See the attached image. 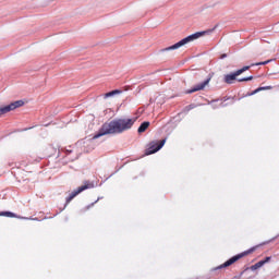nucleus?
Returning a JSON list of instances; mask_svg holds the SVG:
<instances>
[{
  "instance_id": "1",
  "label": "nucleus",
  "mask_w": 279,
  "mask_h": 279,
  "mask_svg": "<svg viewBox=\"0 0 279 279\" xmlns=\"http://www.w3.org/2000/svg\"><path fill=\"white\" fill-rule=\"evenodd\" d=\"M136 123V118L132 119H114L109 123L102 124L98 133L94 138H100V136H106L107 134H123L128 130H132V126Z\"/></svg>"
},
{
  "instance_id": "2",
  "label": "nucleus",
  "mask_w": 279,
  "mask_h": 279,
  "mask_svg": "<svg viewBox=\"0 0 279 279\" xmlns=\"http://www.w3.org/2000/svg\"><path fill=\"white\" fill-rule=\"evenodd\" d=\"M206 32H197L192 35H189L187 37L181 39L179 43L169 46L167 48H162L159 50V53H165V51H174V49H180V47H184V45H189V43H193V40H197V38H202V36H205Z\"/></svg>"
},
{
  "instance_id": "3",
  "label": "nucleus",
  "mask_w": 279,
  "mask_h": 279,
  "mask_svg": "<svg viewBox=\"0 0 279 279\" xmlns=\"http://www.w3.org/2000/svg\"><path fill=\"white\" fill-rule=\"evenodd\" d=\"M252 252H256V246L231 257L230 259H228L220 266L216 267L214 270L217 271V269H226V267H230V265H234V263H236V260H241V258H244V256H248V254H252Z\"/></svg>"
},
{
  "instance_id": "4",
  "label": "nucleus",
  "mask_w": 279,
  "mask_h": 279,
  "mask_svg": "<svg viewBox=\"0 0 279 279\" xmlns=\"http://www.w3.org/2000/svg\"><path fill=\"white\" fill-rule=\"evenodd\" d=\"M87 189H95V183H90V182L86 181L84 185L78 186L66 197L65 204L73 202V199H75V197H77V195H80V193H83V191H86Z\"/></svg>"
},
{
  "instance_id": "5",
  "label": "nucleus",
  "mask_w": 279,
  "mask_h": 279,
  "mask_svg": "<svg viewBox=\"0 0 279 279\" xmlns=\"http://www.w3.org/2000/svg\"><path fill=\"white\" fill-rule=\"evenodd\" d=\"M252 68V65H245L240 70H236L235 72L231 73V74H226L223 77V82L226 84H234V81L236 80V77H239V75H243V73H245V71H250V69Z\"/></svg>"
},
{
  "instance_id": "6",
  "label": "nucleus",
  "mask_w": 279,
  "mask_h": 279,
  "mask_svg": "<svg viewBox=\"0 0 279 279\" xmlns=\"http://www.w3.org/2000/svg\"><path fill=\"white\" fill-rule=\"evenodd\" d=\"M23 100H16L14 102H11L10 105H7L4 107L0 108V117H3V114H8V112H12V110H16V108H21L24 106Z\"/></svg>"
},
{
  "instance_id": "7",
  "label": "nucleus",
  "mask_w": 279,
  "mask_h": 279,
  "mask_svg": "<svg viewBox=\"0 0 279 279\" xmlns=\"http://www.w3.org/2000/svg\"><path fill=\"white\" fill-rule=\"evenodd\" d=\"M165 143H167V140H161L159 142H150L149 147L146 149L145 155L151 156V154H156V151H160V148L165 147Z\"/></svg>"
},
{
  "instance_id": "8",
  "label": "nucleus",
  "mask_w": 279,
  "mask_h": 279,
  "mask_svg": "<svg viewBox=\"0 0 279 279\" xmlns=\"http://www.w3.org/2000/svg\"><path fill=\"white\" fill-rule=\"evenodd\" d=\"M210 77H208L207 80H205L203 83H199L197 85H195L193 88L187 89L185 93L186 95H191L193 93H197V90H204V88H206V86H208V84H210Z\"/></svg>"
},
{
  "instance_id": "9",
  "label": "nucleus",
  "mask_w": 279,
  "mask_h": 279,
  "mask_svg": "<svg viewBox=\"0 0 279 279\" xmlns=\"http://www.w3.org/2000/svg\"><path fill=\"white\" fill-rule=\"evenodd\" d=\"M149 128V122L145 121L143 122L140 128L137 129L138 134H143Z\"/></svg>"
},
{
  "instance_id": "10",
  "label": "nucleus",
  "mask_w": 279,
  "mask_h": 279,
  "mask_svg": "<svg viewBox=\"0 0 279 279\" xmlns=\"http://www.w3.org/2000/svg\"><path fill=\"white\" fill-rule=\"evenodd\" d=\"M271 86H264V87H258L255 90H253L251 94H248L250 96L252 95H256L257 93H260V90H271Z\"/></svg>"
},
{
  "instance_id": "11",
  "label": "nucleus",
  "mask_w": 279,
  "mask_h": 279,
  "mask_svg": "<svg viewBox=\"0 0 279 279\" xmlns=\"http://www.w3.org/2000/svg\"><path fill=\"white\" fill-rule=\"evenodd\" d=\"M114 95H121V89H114L109 93H106L105 99H108V97H114Z\"/></svg>"
},
{
  "instance_id": "12",
  "label": "nucleus",
  "mask_w": 279,
  "mask_h": 279,
  "mask_svg": "<svg viewBox=\"0 0 279 279\" xmlns=\"http://www.w3.org/2000/svg\"><path fill=\"white\" fill-rule=\"evenodd\" d=\"M0 217H11V218H14V217H16V214H14L12 211H2V213H0Z\"/></svg>"
},
{
  "instance_id": "13",
  "label": "nucleus",
  "mask_w": 279,
  "mask_h": 279,
  "mask_svg": "<svg viewBox=\"0 0 279 279\" xmlns=\"http://www.w3.org/2000/svg\"><path fill=\"white\" fill-rule=\"evenodd\" d=\"M256 269H260L259 267H258V264H254L253 266H251V267H247L245 270H243L242 272H241V276H243V272L244 271H256Z\"/></svg>"
},
{
  "instance_id": "14",
  "label": "nucleus",
  "mask_w": 279,
  "mask_h": 279,
  "mask_svg": "<svg viewBox=\"0 0 279 279\" xmlns=\"http://www.w3.org/2000/svg\"><path fill=\"white\" fill-rule=\"evenodd\" d=\"M252 80H254V76H247V77L239 78L238 82H252Z\"/></svg>"
},
{
  "instance_id": "15",
  "label": "nucleus",
  "mask_w": 279,
  "mask_h": 279,
  "mask_svg": "<svg viewBox=\"0 0 279 279\" xmlns=\"http://www.w3.org/2000/svg\"><path fill=\"white\" fill-rule=\"evenodd\" d=\"M99 199H102V197H98L97 201H95L94 203L89 204L85 209L89 210V208H93V206H95V204H97V202H99Z\"/></svg>"
},
{
  "instance_id": "16",
  "label": "nucleus",
  "mask_w": 279,
  "mask_h": 279,
  "mask_svg": "<svg viewBox=\"0 0 279 279\" xmlns=\"http://www.w3.org/2000/svg\"><path fill=\"white\" fill-rule=\"evenodd\" d=\"M269 62H271V60H267V61H264V62L256 63L255 66H260V65L269 64Z\"/></svg>"
},
{
  "instance_id": "17",
  "label": "nucleus",
  "mask_w": 279,
  "mask_h": 279,
  "mask_svg": "<svg viewBox=\"0 0 279 279\" xmlns=\"http://www.w3.org/2000/svg\"><path fill=\"white\" fill-rule=\"evenodd\" d=\"M256 265L260 269V267H263L265 265V262L262 259V260L257 262Z\"/></svg>"
},
{
  "instance_id": "18",
  "label": "nucleus",
  "mask_w": 279,
  "mask_h": 279,
  "mask_svg": "<svg viewBox=\"0 0 279 279\" xmlns=\"http://www.w3.org/2000/svg\"><path fill=\"white\" fill-rule=\"evenodd\" d=\"M269 260H271V257H266L265 259H263V262L265 263V265H267V263H269Z\"/></svg>"
},
{
  "instance_id": "19",
  "label": "nucleus",
  "mask_w": 279,
  "mask_h": 279,
  "mask_svg": "<svg viewBox=\"0 0 279 279\" xmlns=\"http://www.w3.org/2000/svg\"><path fill=\"white\" fill-rule=\"evenodd\" d=\"M225 58H228V54H227V53H222V54L220 56V60H225Z\"/></svg>"
},
{
  "instance_id": "20",
  "label": "nucleus",
  "mask_w": 279,
  "mask_h": 279,
  "mask_svg": "<svg viewBox=\"0 0 279 279\" xmlns=\"http://www.w3.org/2000/svg\"><path fill=\"white\" fill-rule=\"evenodd\" d=\"M189 110H193V105H190V106H189Z\"/></svg>"
}]
</instances>
